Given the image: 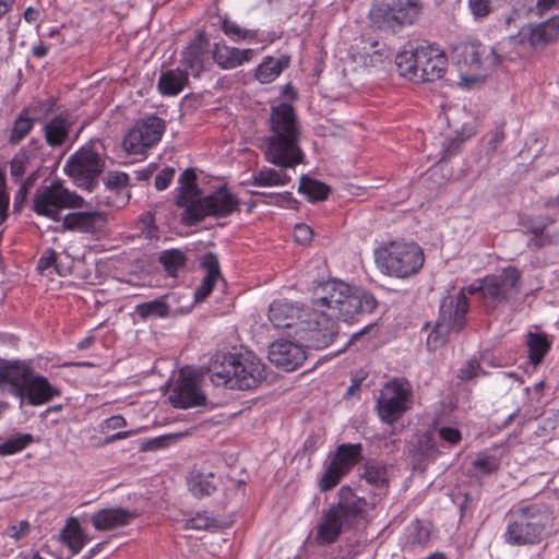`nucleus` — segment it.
<instances>
[{
  "mask_svg": "<svg viewBox=\"0 0 559 559\" xmlns=\"http://www.w3.org/2000/svg\"><path fill=\"white\" fill-rule=\"evenodd\" d=\"M133 435V431H120L109 438V441L127 439Z\"/></svg>",
  "mask_w": 559,
  "mask_h": 559,
  "instance_id": "0e129e2a",
  "label": "nucleus"
},
{
  "mask_svg": "<svg viewBox=\"0 0 559 559\" xmlns=\"http://www.w3.org/2000/svg\"><path fill=\"white\" fill-rule=\"evenodd\" d=\"M478 292H483L485 294V278L480 283H473L467 287L462 288L454 297H457L461 293H464V296H466V294L474 295ZM465 299L466 302L468 304L467 297H465Z\"/></svg>",
  "mask_w": 559,
  "mask_h": 559,
  "instance_id": "bf43d9fd",
  "label": "nucleus"
},
{
  "mask_svg": "<svg viewBox=\"0 0 559 559\" xmlns=\"http://www.w3.org/2000/svg\"><path fill=\"white\" fill-rule=\"evenodd\" d=\"M349 58L362 69H378L390 59V51L377 40L360 39L349 49Z\"/></svg>",
  "mask_w": 559,
  "mask_h": 559,
  "instance_id": "6ab92c4d",
  "label": "nucleus"
},
{
  "mask_svg": "<svg viewBox=\"0 0 559 559\" xmlns=\"http://www.w3.org/2000/svg\"><path fill=\"white\" fill-rule=\"evenodd\" d=\"M69 260L67 254H58L53 250H47L38 261V270L44 272L53 267L59 275H67L71 269Z\"/></svg>",
  "mask_w": 559,
  "mask_h": 559,
  "instance_id": "c9c22d12",
  "label": "nucleus"
},
{
  "mask_svg": "<svg viewBox=\"0 0 559 559\" xmlns=\"http://www.w3.org/2000/svg\"><path fill=\"white\" fill-rule=\"evenodd\" d=\"M210 378L215 385L250 390L264 378V366L251 354L216 357L210 367Z\"/></svg>",
  "mask_w": 559,
  "mask_h": 559,
  "instance_id": "39448f33",
  "label": "nucleus"
},
{
  "mask_svg": "<svg viewBox=\"0 0 559 559\" xmlns=\"http://www.w3.org/2000/svg\"><path fill=\"white\" fill-rule=\"evenodd\" d=\"M189 489L193 496L202 498L212 495L216 489L214 475L209 473H195L189 478Z\"/></svg>",
  "mask_w": 559,
  "mask_h": 559,
  "instance_id": "4c0bfd02",
  "label": "nucleus"
},
{
  "mask_svg": "<svg viewBox=\"0 0 559 559\" xmlns=\"http://www.w3.org/2000/svg\"><path fill=\"white\" fill-rule=\"evenodd\" d=\"M135 313L142 320L165 319L170 314V306L165 298H158L136 305Z\"/></svg>",
  "mask_w": 559,
  "mask_h": 559,
  "instance_id": "72a5a7b5",
  "label": "nucleus"
},
{
  "mask_svg": "<svg viewBox=\"0 0 559 559\" xmlns=\"http://www.w3.org/2000/svg\"><path fill=\"white\" fill-rule=\"evenodd\" d=\"M301 128L294 107L281 103L272 107L270 116V134L264 139L262 152L267 163L280 169L262 167L253 173L252 185L255 187H283L290 181L287 169L295 168L305 160L300 147Z\"/></svg>",
  "mask_w": 559,
  "mask_h": 559,
  "instance_id": "f03ea898",
  "label": "nucleus"
},
{
  "mask_svg": "<svg viewBox=\"0 0 559 559\" xmlns=\"http://www.w3.org/2000/svg\"><path fill=\"white\" fill-rule=\"evenodd\" d=\"M28 528L29 524L26 521H22L19 523V525H13L10 527L9 535L14 539H19L27 533Z\"/></svg>",
  "mask_w": 559,
  "mask_h": 559,
  "instance_id": "13d9d810",
  "label": "nucleus"
},
{
  "mask_svg": "<svg viewBox=\"0 0 559 559\" xmlns=\"http://www.w3.org/2000/svg\"><path fill=\"white\" fill-rule=\"evenodd\" d=\"M313 237V231L307 224H297L294 228V238L299 243H308Z\"/></svg>",
  "mask_w": 559,
  "mask_h": 559,
  "instance_id": "3c124183",
  "label": "nucleus"
},
{
  "mask_svg": "<svg viewBox=\"0 0 559 559\" xmlns=\"http://www.w3.org/2000/svg\"><path fill=\"white\" fill-rule=\"evenodd\" d=\"M127 426V420L121 415H114L102 424L103 429L116 430Z\"/></svg>",
  "mask_w": 559,
  "mask_h": 559,
  "instance_id": "4d7b16f0",
  "label": "nucleus"
},
{
  "mask_svg": "<svg viewBox=\"0 0 559 559\" xmlns=\"http://www.w3.org/2000/svg\"><path fill=\"white\" fill-rule=\"evenodd\" d=\"M197 176L190 170L186 169L179 177L177 205L185 207L183 219L188 223H193L197 211L201 205L203 198L200 197V191L195 183Z\"/></svg>",
  "mask_w": 559,
  "mask_h": 559,
  "instance_id": "412c9836",
  "label": "nucleus"
},
{
  "mask_svg": "<svg viewBox=\"0 0 559 559\" xmlns=\"http://www.w3.org/2000/svg\"><path fill=\"white\" fill-rule=\"evenodd\" d=\"M212 525V520L206 515L198 514L197 516L189 519L186 523V527L190 530H206Z\"/></svg>",
  "mask_w": 559,
  "mask_h": 559,
  "instance_id": "864d4df0",
  "label": "nucleus"
},
{
  "mask_svg": "<svg viewBox=\"0 0 559 559\" xmlns=\"http://www.w3.org/2000/svg\"><path fill=\"white\" fill-rule=\"evenodd\" d=\"M175 173L176 170L173 167L163 168L155 177V188L158 191L166 190L169 187L170 182L173 181Z\"/></svg>",
  "mask_w": 559,
  "mask_h": 559,
  "instance_id": "de8ad7c7",
  "label": "nucleus"
},
{
  "mask_svg": "<svg viewBox=\"0 0 559 559\" xmlns=\"http://www.w3.org/2000/svg\"><path fill=\"white\" fill-rule=\"evenodd\" d=\"M62 539L73 555L79 554L90 542V537L85 534L79 520L70 518L62 531Z\"/></svg>",
  "mask_w": 559,
  "mask_h": 559,
  "instance_id": "c756f323",
  "label": "nucleus"
},
{
  "mask_svg": "<svg viewBox=\"0 0 559 559\" xmlns=\"http://www.w3.org/2000/svg\"><path fill=\"white\" fill-rule=\"evenodd\" d=\"M70 129L71 122L67 118L57 116L50 119L44 127L46 142L50 146L62 145L68 139Z\"/></svg>",
  "mask_w": 559,
  "mask_h": 559,
  "instance_id": "473e14b6",
  "label": "nucleus"
},
{
  "mask_svg": "<svg viewBox=\"0 0 559 559\" xmlns=\"http://www.w3.org/2000/svg\"><path fill=\"white\" fill-rule=\"evenodd\" d=\"M129 176L122 171H111L105 178V186L111 192H121L127 188Z\"/></svg>",
  "mask_w": 559,
  "mask_h": 559,
  "instance_id": "c03bdc74",
  "label": "nucleus"
},
{
  "mask_svg": "<svg viewBox=\"0 0 559 559\" xmlns=\"http://www.w3.org/2000/svg\"><path fill=\"white\" fill-rule=\"evenodd\" d=\"M520 272L512 267H506L499 274L485 277V295L497 301H506L514 297L520 289Z\"/></svg>",
  "mask_w": 559,
  "mask_h": 559,
  "instance_id": "a211bd4d",
  "label": "nucleus"
},
{
  "mask_svg": "<svg viewBox=\"0 0 559 559\" xmlns=\"http://www.w3.org/2000/svg\"><path fill=\"white\" fill-rule=\"evenodd\" d=\"M475 468L484 474H490L498 468V462L493 456H484L473 462Z\"/></svg>",
  "mask_w": 559,
  "mask_h": 559,
  "instance_id": "8fccbe9b",
  "label": "nucleus"
},
{
  "mask_svg": "<svg viewBox=\"0 0 559 559\" xmlns=\"http://www.w3.org/2000/svg\"><path fill=\"white\" fill-rule=\"evenodd\" d=\"M360 459L361 445L359 443L341 444L319 477L320 490L324 492L334 488Z\"/></svg>",
  "mask_w": 559,
  "mask_h": 559,
  "instance_id": "4468645a",
  "label": "nucleus"
},
{
  "mask_svg": "<svg viewBox=\"0 0 559 559\" xmlns=\"http://www.w3.org/2000/svg\"><path fill=\"white\" fill-rule=\"evenodd\" d=\"M165 131L164 121L150 116L135 123L123 139V147L129 154H143L148 147L160 141Z\"/></svg>",
  "mask_w": 559,
  "mask_h": 559,
  "instance_id": "2eb2a0df",
  "label": "nucleus"
},
{
  "mask_svg": "<svg viewBox=\"0 0 559 559\" xmlns=\"http://www.w3.org/2000/svg\"><path fill=\"white\" fill-rule=\"evenodd\" d=\"M438 432L440 438L450 444H456L461 440V432L454 427H441Z\"/></svg>",
  "mask_w": 559,
  "mask_h": 559,
  "instance_id": "5fc2aeb1",
  "label": "nucleus"
},
{
  "mask_svg": "<svg viewBox=\"0 0 559 559\" xmlns=\"http://www.w3.org/2000/svg\"><path fill=\"white\" fill-rule=\"evenodd\" d=\"M447 57L443 51L433 45L417 47V83L433 82L441 79L447 69Z\"/></svg>",
  "mask_w": 559,
  "mask_h": 559,
  "instance_id": "f3484780",
  "label": "nucleus"
},
{
  "mask_svg": "<svg viewBox=\"0 0 559 559\" xmlns=\"http://www.w3.org/2000/svg\"><path fill=\"white\" fill-rule=\"evenodd\" d=\"M160 263L171 276H176L178 271L185 265L186 257L180 250H166L160 254Z\"/></svg>",
  "mask_w": 559,
  "mask_h": 559,
  "instance_id": "79ce46f5",
  "label": "nucleus"
},
{
  "mask_svg": "<svg viewBox=\"0 0 559 559\" xmlns=\"http://www.w3.org/2000/svg\"><path fill=\"white\" fill-rule=\"evenodd\" d=\"M537 11L540 15H559V0H538Z\"/></svg>",
  "mask_w": 559,
  "mask_h": 559,
  "instance_id": "603ef678",
  "label": "nucleus"
},
{
  "mask_svg": "<svg viewBox=\"0 0 559 559\" xmlns=\"http://www.w3.org/2000/svg\"><path fill=\"white\" fill-rule=\"evenodd\" d=\"M253 57L252 49H239L227 46L226 44H215L213 49V59L216 64L225 70L235 69Z\"/></svg>",
  "mask_w": 559,
  "mask_h": 559,
  "instance_id": "a878e982",
  "label": "nucleus"
},
{
  "mask_svg": "<svg viewBox=\"0 0 559 559\" xmlns=\"http://www.w3.org/2000/svg\"><path fill=\"white\" fill-rule=\"evenodd\" d=\"M14 0H0V20L12 9Z\"/></svg>",
  "mask_w": 559,
  "mask_h": 559,
  "instance_id": "680f3d73",
  "label": "nucleus"
},
{
  "mask_svg": "<svg viewBox=\"0 0 559 559\" xmlns=\"http://www.w3.org/2000/svg\"><path fill=\"white\" fill-rule=\"evenodd\" d=\"M544 530V516L539 509L522 507L510 513L502 539L510 546L535 545L540 542Z\"/></svg>",
  "mask_w": 559,
  "mask_h": 559,
  "instance_id": "1a4fd4ad",
  "label": "nucleus"
},
{
  "mask_svg": "<svg viewBox=\"0 0 559 559\" xmlns=\"http://www.w3.org/2000/svg\"><path fill=\"white\" fill-rule=\"evenodd\" d=\"M413 390L408 381L394 379L381 390L377 402L379 417L386 424L397 421L412 407Z\"/></svg>",
  "mask_w": 559,
  "mask_h": 559,
  "instance_id": "f8f14e48",
  "label": "nucleus"
},
{
  "mask_svg": "<svg viewBox=\"0 0 559 559\" xmlns=\"http://www.w3.org/2000/svg\"><path fill=\"white\" fill-rule=\"evenodd\" d=\"M188 83V73L180 69L168 70L160 74L158 90L164 96L179 94Z\"/></svg>",
  "mask_w": 559,
  "mask_h": 559,
  "instance_id": "7c9ffc66",
  "label": "nucleus"
},
{
  "mask_svg": "<svg viewBox=\"0 0 559 559\" xmlns=\"http://www.w3.org/2000/svg\"><path fill=\"white\" fill-rule=\"evenodd\" d=\"M33 441L29 433H20L0 443V455H12L24 450Z\"/></svg>",
  "mask_w": 559,
  "mask_h": 559,
  "instance_id": "a19ab883",
  "label": "nucleus"
},
{
  "mask_svg": "<svg viewBox=\"0 0 559 559\" xmlns=\"http://www.w3.org/2000/svg\"><path fill=\"white\" fill-rule=\"evenodd\" d=\"M84 200L75 192H71L60 182L37 190L34 198V210L38 215L58 219L63 209L82 207Z\"/></svg>",
  "mask_w": 559,
  "mask_h": 559,
  "instance_id": "ddd939ff",
  "label": "nucleus"
},
{
  "mask_svg": "<svg viewBox=\"0 0 559 559\" xmlns=\"http://www.w3.org/2000/svg\"><path fill=\"white\" fill-rule=\"evenodd\" d=\"M98 203L119 207L126 203V200H121L120 202H115V201L109 200V198H106V200H99Z\"/></svg>",
  "mask_w": 559,
  "mask_h": 559,
  "instance_id": "338daca9",
  "label": "nucleus"
},
{
  "mask_svg": "<svg viewBox=\"0 0 559 559\" xmlns=\"http://www.w3.org/2000/svg\"><path fill=\"white\" fill-rule=\"evenodd\" d=\"M103 547L104 543H98L93 548H91L86 555L90 557V559H92L103 549Z\"/></svg>",
  "mask_w": 559,
  "mask_h": 559,
  "instance_id": "69168bd1",
  "label": "nucleus"
},
{
  "mask_svg": "<svg viewBox=\"0 0 559 559\" xmlns=\"http://www.w3.org/2000/svg\"><path fill=\"white\" fill-rule=\"evenodd\" d=\"M559 38V15H550L546 21L534 25L522 27L515 37L510 40L523 43L527 40L530 47L547 45Z\"/></svg>",
  "mask_w": 559,
  "mask_h": 559,
  "instance_id": "5701e85b",
  "label": "nucleus"
},
{
  "mask_svg": "<svg viewBox=\"0 0 559 559\" xmlns=\"http://www.w3.org/2000/svg\"><path fill=\"white\" fill-rule=\"evenodd\" d=\"M374 260L383 274L396 278H407L423 267L425 254L414 241L394 240L377 248Z\"/></svg>",
  "mask_w": 559,
  "mask_h": 559,
  "instance_id": "423d86ee",
  "label": "nucleus"
},
{
  "mask_svg": "<svg viewBox=\"0 0 559 559\" xmlns=\"http://www.w3.org/2000/svg\"><path fill=\"white\" fill-rule=\"evenodd\" d=\"M445 119L455 133V139L445 147L440 160H444L450 157L459 147L457 142H462L471 138L476 130V124L473 117L464 110L449 109L445 112Z\"/></svg>",
  "mask_w": 559,
  "mask_h": 559,
  "instance_id": "b1692460",
  "label": "nucleus"
},
{
  "mask_svg": "<svg viewBox=\"0 0 559 559\" xmlns=\"http://www.w3.org/2000/svg\"><path fill=\"white\" fill-rule=\"evenodd\" d=\"M377 307L367 289L340 280L313 287L311 310L305 312L297 302L275 300L269 308V320L275 329H294V336L308 347L325 348L337 335L336 320L349 321L371 313Z\"/></svg>",
  "mask_w": 559,
  "mask_h": 559,
  "instance_id": "f257e3e1",
  "label": "nucleus"
},
{
  "mask_svg": "<svg viewBox=\"0 0 559 559\" xmlns=\"http://www.w3.org/2000/svg\"><path fill=\"white\" fill-rule=\"evenodd\" d=\"M206 39L200 34L181 53V63L193 76H199L204 68Z\"/></svg>",
  "mask_w": 559,
  "mask_h": 559,
  "instance_id": "bb28decb",
  "label": "nucleus"
},
{
  "mask_svg": "<svg viewBox=\"0 0 559 559\" xmlns=\"http://www.w3.org/2000/svg\"><path fill=\"white\" fill-rule=\"evenodd\" d=\"M35 118L31 117L27 109H23L13 122L9 142L11 144L20 143L34 128Z\"/></svg>",
  "mask_w": 559,
  "mask_h": 559,
  "instance_id": "58836bf2",
  "label": "nucleus"
},
{
  "mask_svg": "<svg viewBox=\"0 0 559 559\" xmlns=\"http://www.w3.org/2000/svg\"><path fill=\"white\" fill-rule=\"evenodd\" d=\"M222 29L230 39L238 41L251 36L252 32L241 28L235 22L224 19L222 22Z\"/></svg>",
  "mask_w": 559,
  "mask_h": 559,
  "instance_id": "a18cd8bd",
  "label": "nucleus"
},
{
  "mask_svg": "<svg viewBox=\"0 0 559 559\" xmlns=\"http://www.w3.org/2000/svg\"><path fill=\"white\" fill-rule=\"evenodd\" d=\"M298 191L306 194L310 201L324 200L329 194V188L326 185L306 175L300 177Z\"/></svg>",
  "mask_w": 559,
  "mask_h": 559,
  "instance_id": "ea45409f",
  "label": "nucleus"
},
{
  "mask_svg": "<svg viewBox=\"0 0 559 559\" xmlns=\"http://www.w3.org/2000/svg\"><path fill=\"white\" fill-rule=\"evenodd\" d=\"M33 53L37 58H43L48 53V47L44 44H38L33 47Z\"/></svg>",
  "mask_w": 559,
  "mask_h": 559,
  "instance_id": "e2e57ef3",
  "label": "nucleus"
},
{
  "mask_svg": "<svg viewBox=\"0 0 559 559\" xmlns=\"http://www.w3.org/2000/svg\"><path fill=\"white\" fill-rule=\"evenodd\" d=\"M549 206H558L559 207V195L555 199L548 202Z\"/></svg>",
  "mask_w": 559,
  "mask_h": 559,
  "instance_id": "774afa93",
  "label": "nucleus"
},
{
  "mask_svg": "<svg viewBox=\"0 0 559 559\" xmlns=\"http://www.w3.org/2000/svg\"><path fill=\"white\" fill-rule=\"evenodd\" d=\"M526 344L530 361L533 365H538L548 353L551 342L546 334L531 332L527 334Z\"/></svg>",
  "mask_w": 559,
  "mask_h": 559,
  "instance_id": "f704fd0d",
  "label": "nucleus"
},
{
  "mask_svg": "<svg viewBox=\"0 0 559 559\" xmlns=\"http://www.w3.org/2000/svg\"><path fill=\"white\" fill-rule=\"evenodd\" d=\"M202 265L206 270V275L194 292L195 301L199 302L209 297L215 283L221 278L218 261L215 255L206 254L202 260Z\"/></svg>",
  "mask_w": 559,
  "mask_h": 559,
  "instance_id": "c85d7f7f",
  "label": "nucleus"
},
{
  "mask_svg": "<svg viewBox=\"0 0 559 559\" xmlns=\"http://www.w3.org/2000/svg\"><path fill=\"white\" fill-rule=\"evenodd\" d=\"M366 504L364 498L358 497L349 487L343 486L337 492V502L323 510L316 526L314 543L318 546L335 543L358 520Z\"/></svg>",
  "mask_w": 559,
  "mask_h": 559,
  "instance_id": "20e7f679",
  "label": "nucleus"
},
{
  "mask_svg": "<svg viewBox=\"0 0 559 559\" xmlns=\"http://www.w3.org/2000/svg\"><path fill=\"white\" fill-rule=\"evenodd\" d=\"M453 62L457 68L461 84L469 86L483 82L499 62L495 49L479 43H461L453 49Z\"/></svg>",
  "mask_w": 559,
  "mask_h": 559,
  "instance_id": "0eeeda50",
  "label": "nucleus"
},
{
  "mask_svg": "<svg viewBox=\"0 0 559 559\" xmlns=\"http://www.w3.org/2000/svg\"><path fill=\"white\" fill-rule=\"evenodd\" d=\"M38 16H39L38 10H36L32 7L27 8L24 12V19L28 23H33V22L37 21Z\"/></svg>",
  "mask_w": 559,
  "mask_h": 559,
  "instance_id": "052dcab7",
  "label": "nucleus"
},
{
  "mask_svg": "<svg viewBox=\"0 0 559 559\" xmlns=\"http://www.w3.org/2000/svg\"><path fill=\"white\" fill-rule=\"evenodd\" d=\"M468 8L475 19H484L492 11L493 0H468Z\"/></svg>",
  "mask_w": 559,
  "mask_h": 559,
  "instance_id": "49530a36",
  "label": "nucleus"
},
{
  "mask_svg": "<svg viewBox=\"0 0 559 559\" xmlns=\"http://www.w3.org/2000/svg\"><path fill=\"white\" fill-rule=\"evenodd\" d=\"M238 204L239 201L234 193H231L227 188H219L202 199L193 223L202 219L206 215H229L237 210Z\"/></svg>",
  "mask_w": 559,
  "mask_h": 559,
  "instance_id": "aec40b11",
  "label": "nucleus"
},
{
  "mask_svg": "<svg viewBox=\"0 0 559 559\" xmlns=\"http://www.w3.org/2000/svg\"><path fill=\"white\" fill-rule=\"evenodd\" d=\"M289 64V58L287 56H281L278 58L266 57L257 68L255 78L262 83L273 82L282 71Z\"/></svg>",
  "mask_w": 559,
  "mask_h": 559,
  "instance_id": "2f4dec72",
  "label": "nucleus"
},
{
  "mask_svg": "<svg viewBox=\"0 0 559 559\" xmlns=\"http://www.w3.org/2000/svg\"><path fill=\"white\" fill-rule=\"evenodd\" d=\"M423 11L421 0H377L369 12L371 24L381 31L413 25Z\"/></svg>",
  "mask_w": 559,
  "mask_h": 559,
  "instance_id": "6e6552de",
  "label": "nucleus"
},
{
  "mask_svg": "<svg viewBox=\"0 0 559 559\" xmlns=\"http://www.w3.org/2000/svg\"><path fill=\"white\" fill-rule=\"evenodd\" d=\"M105 216L102 212H72L63 217V227L68 230L91 233Z\"/></svg>",
  "mask_w": 559,
  "mask_h": 559,
  "instance_id": "cd10ccee",
  "label": "nucleus"
},
{
  "mask_svg": "<svg viewBox=\"0 0 559 559\" xmlns=\"http://www.w3.org/2000/svg\"><path fill=\"white\" fill-rule=\"evenodd\" d=\"M269 359L285 371H292L305 361L306 353L302 346L295 342L278 340L271 345Z\"/></svg>",
  "mask_w": 559,
  "mask_h": 559,
  "instance_id": "4be33fe9",
  "label": "nucleus"
},
{
  "mask_svg": "<svg viewBox=\"0 0 559 559\" xmlns=\"http://www.w3.org/2000/svg\"><path fill=\"white\" fill-rule=\"evenodd\" d=\"M104 168L100 152L93 144H86L69 157L63 170L78 187L92 191Z\"/></svg>",
  "mask_w": 559,
  "mask_h": 559,
  "instance_id": "9d476101",
  "label": "nucleus"
},
{
  "mask_svg": "<svg viewBox=\"0 0 559 559\" xmlns=\"http://www.w3.org/2000/svg\"><path fill=\"white\" fill-rule=\"evenodd\" d=\"M205 393L199 380L190 371L182 370L169 394V401L177 408H190L205 403Z\"/></svg>",
  "mask_w": 559,
  "mask_h": 559,
  "instance_id": "dca6fc26",
  "label": "nucleus"
},
{
  "mask_svg": "<svg viewBox=\"0 0 559 559\" xmlns=\"http://www.w3.org/2000/svg\"><path fill=\"white\" fill-rule=\"evenodd\" d=\"M468 306L461 293L457 297H445L440 305V314L433 330L427 337V346L430 350L440 347L450 332H460L465 324Z\"/></svg>",
  "mask_w": 559,
  "mask_h": 559,
  "instance_id": "9b49d317",
  "label": "nucleus"
},
{
  "mask_svg": "<svg viewBox=\"0 0 559 559\" xmlns=\"http://www.w3.org/2000/svg\"><path fill=\"white\" fill-rule=\"evenodd\" d=\"M365 478L369 484L382 488L388 483V469L382 464L370 463L366 466Z\"/></svg>",
  "mask_w": 559,
  "mask_h": 559,
  "instance_id": "37998d69",
  "label": "nucleus"
},
{
  "mask_svg": "<svg viewBox=\"0 0 559 559\" xmlns=\"http://www.w3.org/2000/svg\"><path fill=\"white\" fill-rule=\"evenodd\" d=\"M26 167V160L23 156H15L10 165L11 176L15 180H20L24 173Z\"/></svg>",
  "mask_w": 559,
  "mask_h": 559,
  "instance_id": "6e6d98bb",
  "label": "nucleus"
},
{
  "mask_svg": "<svg viewBox=\"0 0 559 559\" xmlns=\"http://www.w3.org/2000/svg\"><path fill=\"white\" fill-rule=\"evenodd\" d=\"M479 374H484L480 369V365L477 360L472 359L466 362L460 370V378L462 380H471L473 378L478 377Z\"/></svg>",
  "mask_w": 559,
  "mask_h": 559,
  "instance_id": "09e8293b",
  "label": "nucleus"
},
{
  "mask_svg": "<svg viewBox=\"0 0 559 559\" xmlns=\"http://www.w3.org/2000/svg\"><path fill=\"white\" fill-rule=\"evenodd\" d=\"M0 389L17 399L21 406H40L61 394L59 388L22 360L4 361L0 365Z\"/></svg>",
  "mask_w": 559,
  "mask_h": 559,
  "instance_id": "7ed1b4c3",
  "label": "nucleus"
},
{
  "mask_svg": "<svg viewBox=\"0 0 559 559\" xmlns=\"http://www.w3.org/2000/svg\"><path fill=\"white\" fill-rule=\"evenodd\" d=\"M395 64L402 76L417 82V48L400 51L395 57Z\"/></svg>",
  "mask_w": 559,
  "mask_h": 559,
  "instance_id": "e433bc0d",
  "label": "nucleus"
},
{
  "mask_svg": "<svg viewBox=\"0 0 559 559\" xmlns=\"http://www.w3.org/2000/svg\"><path fill=\"white\" fill-rule=\"evenodd\" d=\"M138 513L123 508H107L91 515V522L96 531L107 532L129 525Z\"/></svg>",
  "mask_w": 559,
  "mask_h": 559,
  "instance_id": "393cba45",
  "label": "nucleus"
}]
</instances>
